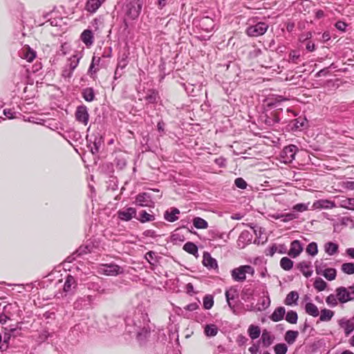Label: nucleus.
<instances>
[{
    "label": "nucleus",
    "mask_w": 354,
    "mask_h": 354,
    "mask_svg": "<svg viewBox=\"0 0 354 354\" xmlns=\"http://www.w3.org/2000/svg\"><path fill=\"white\" fill-rule=\"evenodd\" d=\"M126 330L128 333H136L137 340L140 345H144L147 342L150 335V328L148 326H142V323L139 321L138 323L136 322L134 319L127 317L125 319Z\"/></svg>",
    "instance_id": "nucleus-1"
},
{
    "label": "nucleus",
    "mask_w": 354,
    "mask_h": 354,
    "mask_svg": "<svg viewBox=\"0 0 354 354\" xmlns=\"http://www.w3.org/2000/svg\"><path fill=\"white\" fill-rule=\"evenodd\" d=\"M246 274L253 276L254 269L250 265L241 266L231 271V276L234 281L238 282L244 281L246 279Z\"/></svg>",
    "instance_id": "nucleus-2"
},
{
    "label": "nucleus",
    "mask_w": 354,
    "mask_h": 354,
    "mask_svg": "<svg viewBox=\"0 0 354 354\" xmlns=\"http://www.w3.org/2000/svg\"><path fill=\"white\" fill-rule=\"evenodd\" d=\"M268 25L265 22H258L254 25L249 26L246 29V34L250 37H259L265 34Z\"/></svg>",
    "instance_id": "nucleus-3"
},
{
    "label": "nucleus",
    "mask_w": 354,
    "mask_h": 354,
    "mask_svg": "<svg viewBox=\"0 0 354 354\" xmlns=\"http://www.w3.org/2000/svg\"><path fill=\"white\" fill-rule=\"evenodd\" d=\"M86 141L88 143V147L90 149L91 153L93 154H95L98 153L103 142V139L102 136L97 133V135H88L86 136Z\"/></svg>",
    "instance_id": "nucleus-4"
},
{
    "label": "nucleus",
    "mask_w": 354,
    "mask_h": 354,
    "mask_svg": "<svg viewBox=\"0 0 354 354\" xmlns=\"http://www.w3.org/2000/svg\"><path fill=\"white\" fill-rule=\"evenodd\" d=\"M98 272L108 276H116L123 272L122 268L113 263L102 264L98 268Z\"/></svg>",
    "instance_id": "nucleus-5"
},
{
    "label": "nucleus",
    "mask_w": 354,
    "mask_h": 354,
    "mask_svg": "<svg viewBox=\"0 0 354 354\" xmlns=\"http://www.w3.org/2000/svg\"><path fill=\"white\" fill-rule=\"evenodd\" d=\"M135 204L140 207H154V202L152 201L151 196L147 192L138 194L136 197Z\"/></svg>",
    "instance_id": "nucleus-6"
},
{
    "label": "nucleus",
    "mask_w": 354,
    "mask_h": 354,
    "mask_svg": "<svg viewBox=\"0 0 354 354\" xmlns=\"http://www.w3.org/2000/svg\"><path fill=\"white\" fill-rule=\"evenodd\" d=\"M315 270L317 274L323 275L327 280H334L337 275V272L335 268H326L323 270L321 263L318 261L315 262Z\"/></svg>",
    "instance_id": "nucleus-7"
},
{
    "label": "nucleus",
    "mask_w": 354,
    "mask_h": 354,
    "mask_svg": "<svg viewBox=\"0 0 354 354\" xmlns=\"http://www.w3.org/2000/svg\"><path fill=\"white\" fill-rule=\"evenodd\" d=\"M297 151V147L295 145H288L281 152V158L284 162H291L295 159Z\"/></svg>",
    "instance_id": "nucleus-8"
},
{
    "label": "nucleus",
    "mask_w": 354,
    "mask_h": 354,
    "mask_svg": "<svg viewBox=\"0 0 354 354\" xmlns=\"http://www.w3.org/2000/svg\"><path fill=\"white\" fill-rule=\"evenodd\" d=\"M75 118L77 121L86 125L88 122L89 114L86 106L82 105L77 106L75 111Z\"/></svg>",
    "instance_id": "nucleus-9"
},
{
    "label": "nucleus",
    "mask_w": 354,
    "mask_h": 354,
    "mask_svg": "<svg viewBox=\"0 0 354 354\" xmlns=\"http://www.w3.org/2000/svg\"><path fill=\"white\" fill-rule=\"evenodd\" d=\"M253 236L252 233L248 230H243L239 235L236 241L237 246L240 249H243L252 242Z\"/></svg>",
    "instance_id": "nucleus-10"
},
{
    "label": "nucleus",
    "mask_w": 354,
    "mask_h": 354,
    "mask_svg": "<svg viewBox=\"0 0 354 354\" xmlns=\"http://www.w3.org/2000/svg\"><path fill=\"white\" fill-rule=\"evenodd\" d=\"M335 293L338 298V301L341 304H345L348 301H353L351 295L348 292L346 287L340 286L336 288Z\"/></svg>",
    "instance_id": "nucleus-11"
},
{
    "label": "nucleus",
    "mask_w": 354,
    "mask_h": 354,
    "mask_svg": "<svg viewBox=\"0 0 354 354\" xmlns=\"http://www.w3.org/2000/svg\"><path fill=\"white\" fill-rule=\"evenodd\" d=\"M335 207L336 205L335 202L328 199H319L315 201L313 204V207L314 209H330Z\"/></svg>",
    "instance_id": "nucleus-12"
},
{
    "label": "nucleus",
    "mask_w": 354,
    "mask_h": 354,
    "mask_svg": "<svg viewBox=\"0 0 354 354\" xmlns=\"http://www.w3.org/2000/svg\"><path fill=\"white\" fill-rule=\"evenodd\" d=\"M225 295L227 305L231 309H233L235 305L232 304V301L239 297V291L237 288L235 287H231L225 290Z\"/></svg>",
    "instance_id": "nucleus-13"
},
{
    "label": "nucleus",
    "mask_w": 354,
    "mask_h": 354,
    "mask_svg": "<svg viewBox=\"0 0 354 354\" xmlns=\"http://www.w3.org/2000/svg\"><path fill=\"white\" fill-rule=\"evenodd\" d=\"M106 0H87L85 10L90 13H95Z\"/></svg>",
    "instance_id": "nucleus-14"
},
{
    "label": "nucleus",
    "mask_w": 354,
    "mask_h": 354,
    "mask_svg": "<svg viewBox=\"0 0 354 354\" xmlns=\"http://www.w3.org/2000/svg\"><path fill=\"white\" fill-rule=\"evenodd\" d=\"M136 214V210L133 207H128L127 209L120 210L118 212V218L120 220L129 221L132 218L135 217Z\"/></svg>",
    "instance_id": "nucleus-15"
},
{
    "label": "nucleus",
    "mask_w": 354,
    "mask_h": 354,
    "mask_svg": "<svg viewBox=\"0 0 354 354\" xmlns=\"http://www.w3.org/2000/svg\"><path fill=\"white\" fill-rule=\"evenodd\" d=\"M303 248L299 241L295 240L290 244V248L288 255L292 258H295L302 252Z\"/></svg>",
    "instance_id": "nucleus-16"
},
{
    "label": "nucleus",
    "mask_w": 354,
    "mask_h": 354,
    "mask_svg": "<svg viewBox=\"0 0 354 354\" xmlns=\"http://www.w3.org/2000/svg\"><path fill=\"white\" fill-rule=\"evenodd\" d=\"M203 263L208 269H217L218 264L215 259L212 258L209 253L205 252L203 254Z\"/></svg>",
    "instance_id": "nucleus-17"
},
{
    "label": "nucleus",
    "mask_w": 354,
    "mask_h": 354,
    "mask_svg": "<svg viewBox=\"0 0 354 354\" xmlns=\"http://www.w3.org/2000/svg\"><path fill=\"white\" fill-rule=\"evenodd\" d=\"M297 268L302 272V274L306 277H309L313 274V270L311 268V262L304 261L297 264Z\"/></svg>",
    "instance_id": "nucleus-18"
},
{
    "label": "nucleus",
    "mask_w": 354,
    "mask_h": 354,
    "mask_svg": "<svg viewBox=\"0 0 354 354\" xmlns=\"http://www.w3.org/2000/svg\"><path fill=\"white\" fill-rule=\"evenodd\" d=\"M270 305V299L268 295V292H266V294L262 296L257 304V307L255 310L257 311H262L267 309Z\"/></svg>",
    "instance_id": "nucleus-19"
},
{
    "label": "nucleus",
    "mask_w": 354,
    "mask_h": 354,
    "mask_svg": "<svg viewBox=\"0 0 354 354\" xmlns=\"http://www.w3.org/2000/svg\"><path fill=\"white\" fill-rule=\"evenodd\" d=\"M81 40L86 46H91L94 41V36L91 30H84L80 36Z\"/></svg>",
    "instance_id": "nucleus-20"
},
{
    "label": "nucleus",
    "mask_w": 354,
    "mask_h": 354,
    "mask_svg": "<svg viewBox=\"0 0 354 354\" xmlns=\"http://www.w3.org/2000/svg\"><path fill=\"white\" fill-rule=\"evenodd\" d=\"M285 315V308L283 306H279L274 309V312L270 316V319L274 322H277L282 320Z\"/></svg>",
    "instance_id": "nucleus-21"
},
{
    "label": "nucleus",
    "mask_w": 354,
    "mask_h": 354,
    "mask_svg": "<svg viewBox=\"0 0 354 354\" xmlns=\"http://www.w3.org/2000/svg\"><path fill=\"white\" fill-rule=\"evenodd\" d=\"M339 324L344 329L346 335H348L354 330V323L351 320L342 319L339 320Z\"/></svg>",
    "instance_id": "nucleus-22"
},
{
    "label": "nucleus",
    "mask_w": 354,
    "mask_h": 354,
    "mask_svg": "<svg viewBox=\"0 0 354 354\" xmlns=\"http://www.w3.org/2000/svg\"><path fill=\"white\" fill-rule=\"evenodd\" d=\"M200 26L201 28L205 31L210 32L214 27V21L212 18L209 17H205L201 19L200 21Z\"/></svg>",
    "instance_id": "nucleus-23"
},
{
    "label": "nucleus",
    "mask_w": 354,
    "mask_h": 354,
    "mask_svg": "<svg viewBox=\"0 0 354 354\" xmlns=\"http://www.w3.org/2000/svg\"><path fill=\"white\" fill-rule=\"evenodd\" d=\"M274 337L271 334V333L266 329L263 330L261 340L264 347L270 346L274 342Z\"/></svg>",
    "instance_id": "nucleus-24"
},
{
    "label": "nucleus",
    "mask_w": 354,
    "mask_h": 354,
    "mask_svg": "<svg viewBox=\"0 0 354 354\" xmlns=\"http://www.w3.org/2000/svg\"><path fill=\"white\" fill-rule=\"evenodd\" d=\"M180 214L178 209L173 207L170 211L167 210L164 214V218L169 222H174L178 219L177 214Z\"/></svg>",
    "instance_id": "nucleus-25"
},
{
    "label": "nucleus",
    "mask_w": 354,
    "mask_h": 354,
    "mask_svg": "<svg viewBox=\"0 0 354 354\" xmlns=\"http://www.w3.org/2000/svg\"><path fill=\"white\" fill-rule=\"evenodd\" d=\"M20 56L22 58L26 59L28 62H30L35 59L36 54L35 52L31 50L29 46H26L24 47L21 50Z\"/></svg>",
    "instance_id": "nucleus-26"
},
{
    "label": "nucleus",
    "mask_w": 354,
    "mask_h": 354,
    "mask_svg": "<svg viewBox=\"0 0 354 354\" xmlns=\"http://www.w3.org/2000/svg\"><path fill=\"white\" fill-rule=\"evenodd\" d=\"M76 286L77 282L75 278L71 275H68L64 285V291L65 292H71L75 288Z\"/></svg>",
    "instance_id": "nucleus-27"
},
{
    "label": "nucleus",
    "mask_w": 354,
    "mask_h": 354,
    "mask_svg": "<svg viewBox=\"0 0 354 354\" xmlns=\"http://www.w3.org/2000/svg\"><path fill=\"white\" fill-rule=\"evenodd\" d=\"M339 206L342 208L354 210V198L343 197L339 202Z\"/></svg>",
    "instance_id": "nucleus-28"
},
{
    "label": "nucleus",
    "mask_w": 354,
    "mask_h": 354,
    "mask_svg": "<svg viewBox=\"0 0 354 354\" xmlns=\"http://www.w3.org/2000/svg\"><path fill=\"white\" fill-rule=\"evenodd\" d=\"M160 98L158 92L154 89L149 90L145 99L149 104H156Z\"/></svg>",
    "instance_id": "nucleus-29"
},
{
    "label": "nucleus",
    "mask_w": 354,
    "mask_h": 354,
    "mask_svg": "<svg viewBox=\"0 0 354 354\" xmlns=\"http://www.w3.org/2000/svg\"><path fill=\"white\" fill-rule=\"evenodd\" d=\"M306 313L314 317L319 315V312L317 306L312 302H307L305 305Z\"/></svg>",
    "instance_id": "nucleus-30"
},
{
    "label": "nucleus",
    "mask_w": 354,
    "mask_h": 354,
    "mask_svg": "<svg viewBox=\"0 0 354 354\" xmlns=\"http://www.w3.org/2000/svg\"><path fill=\"white\" fill-rule=\"evenodd\" d=\"M298 336L299 332L297 330H290L286 331L284 336V339L289 345H292L295 342Z\"/></svg>",
    "instance_id": "nucleus-31"
},
{
    "label": "nucleus",
    "mask_w": 354,
    "mask_h": 354,
    "mask_svg": "<svg viewBox=\"0 0 354 354\" xmlns=\"http://www.w3.org/2000/svg\"><path fill=\"white\" fill-rule=\"evenodd\" d=\"M339 246L333 242H327L324 244V251L330 256L335 254L338 252Z\"/></svg>",
    "instance_id": "nucleus-32"
},
{
    "label": "nucleus",
    "mask_w": 354,
    "mask_h": 354,
    "mask_svg": "<svg viewBox=\"0 0 354 354\" xmlns=\"http://www.w3.org/2000/svg\"><path fill=\"white\" fill-rule=\"evenodd\" d=\"M298 299V293L296 291H291L287 295L284 303L287 306H292L293 304H297Z\"/></svg>",
    "instance_id": "nucleus-33"
},
{
    "label": "nucleus",
    "mask_w": 354,
    "mask_h": 354,
    "mask_svg": "<svg viewBox=\"0 0 354 354\" xmlns=\"http://www.w3.org/2000/svg\"><path fill=\"white\" fill-rule=\"evenodd\" d=\"M137 219L140 222L145 223L147 222L153 221L156 218L153 214H149L145 210H142L139 213V216Z\"/></svg>",
    "instance_id": "nucleus-34"
},
{
    "label": "nucleus",
    "mask_w": 354,
    "mask_h": 354,
    "mask_svg": "<svg viewBox=\"0 0 354 354\" xmlns=\"http://www.w3.org/2000/svg\"><path fill=\"white\" fill-rule=\"evenodd\" d=\"M94 300V298L92 295H85L82 297H80L77 299L74 303V308L79 307V303L83 302L84 306H90Z\"/></svg>",
    "instance_id": "nucleus-35"
},
{
    "label": "nucleus",
    "mask_w": 354,
    "mask_h": 354,
    "mask_svg": "<svg viewBox=\"0 0 354 354\" xmlns=\"http://www.w3.org/2000/svg\"><path fill=\"white\" fill-rule=\"evenodd\" d=\"M248 333L252 339H256L260 336L261 328L259 326L251 324L248 328Z\"/></svg>",
    "instance_id": "nucleus-36"
},
{
    "label": "nucleus",
    "mask_w": 354,
    "mask_h": 354,
    "mask_svg": "<svg viewBox=\"0 0 354 354\" xmlns=\"http://www.w3.org/2000/svg\"><path fill=\"white\" fill-rule=\"evenodd\" d=\"M82 97L86 102H92L95 99V91L91 87H87L82 91Z\"/></svg>",
    "instance_id": "nucleus-37"
},
{
    "label": "nucleus",
    "mask_w": 354,
    "mask_h": 354,
    "mask_svg": "<svg viewBox=\"0 0 354 354\" xmlns=\"http://www.w3.org/2000/svg\"><path fill=\"white\" fill-rule=\"evenodd\" d=\"M334 315V313L329 309H322L321 310L319 320L321 322H328L330 321Z\"/></svg>",
    "instance_id": "nucleus-38"
},
{
    "label": "nucleus",
    "mask_w": 354,
    "mask_h": 354,
    "mask_svg": "<svg viewBox=\"0 0 354 354\" xmlns=\"http://www.w3.org/2000/svg\"><path fill=\"white\" fill-rule=\"evenodd\" d=\"M183 250L187 252L196 256L198 254V247L196 245L192 242H187L183 245Z\"/></svg>",
    "instance_id": "nucleus-39"
},
{
    "label": "nucleus",
    "mask_w": 354,
    "mask_h": 354,
    "mask_svg": "<svg viewBox=\"0 0 354 354\" xmlns=\"http://www.w3.org/2000/svg\"><path fill=\"white\" fill-rule=\"evenodd\" d=\"M13 306L11 304H7L3 307V313L0 314V323L5 324L7 319H9L8 314H10V310L12 308Z\"/></svg>",
    "instance_id": "nucleus-40"
},
{
    "label": "nucleus",
    "mask_w": 354,
    "mask_h": 354,
    "mask_svg": "<svg viewBox=\"0 0 354 354\" xmlns=\"http://www.w3.org/2000/svg\"><path fill=\"white\" fill-rule=\"evenodd\" d=\"M193 225L197 229H206L208 227L207 222L201 217H195L193 219Z\"/></svg>",
    "instance_id": "nucleus-41"
},
{
    "label": "nucleus",
    "mask_w": 354,
    "mask_h": 354,
    "mask_svg": "<svg viewBox=\"0 0 354 354\" xmlns=\"http://www.w3.org/2000/svg\"><path fill=\"white\" fill-rule=\"evenodd\" d=\"M218 333V327L215 324H207L205 327V334L208 337L216 336Z\"/></svg>",
    "instance_id": "nucleus-42"
},
{
    "label": "nucleus",
    "mask_w": 354,
    "mask_h": 354,
    "mask_svg": "<svg viewBox=\"0 0 354 354\" xmlns=\"http://www.w3.org/2000/svg\"><path fill=\"white\" fill-rule=\"evenodd\" d=\"M80 57L78 55H74L68 59L67 65L68 68L72 69L73 71L79 64Z\"/></svg>",
    "instance_id": "nucleus-43"
},
{
    "label": "nucleus",
    "mask_w": 354,
    "mask_h": 354,
    "mask_svg": "<svg viewBox=\"0 0 354 354\" xmlns=\"http://www.w3.org/2000/svg\"><path fill=\"white\" fill-rule=\"evenodd\" d=\"M280 266L284 270L288 271L292 269L293 261L290 259L284 257L280 261Z\"/></svg>",
    "instance_id": "nucleus-44"
},
{
    "label": "nucleus",
    "mask_w": 354,
    "mask_h": 354,
    "mask_svg": "<svg viewBox=\"0 0 354 354\" xmlns=\"http://www.w3.org/2000/svg\"><path fill=\"white\" fill-rule=\"evenodd\" d=\"M286 320L292 324L297 323L298 319V315L296 311L289 310L286 315Z\"/></svg>",
    "instance_id": "nucleus-45"
},
{
    "label": "nucleus",
    "mask_w": 354,
    "mask_h": 354,
    "mask_svg": "<svg viewBox=\"0 0 354 354\" xmlns=\"http://www.w3.org/2000/svg\"><path fill=\"white\" fill-rule=\"evenodd\" d=\"M327 283L322 278H316L314 282V288L318 291H323L326 289Z\"/></svg>",
    "instance_id": "nucleus-46"
},
{
    "label": "nucleus",
    "mask_w": 354,
    "mask_h": 354,
    "mask_svg": "<svg viewBox=\"0 0 354 354\" xmlns=\"http://www.w3.org/2000/svg\"><path fill=\"white\" fill-rule=\"evenodd\" d=\"M306 252L313 257L315 256L318 253L317 244L315 242L310 243L307 245Z\"/></svg>",
    "instance_id": "nucleus-47"
},
{
    "label": "nucleus",
    "mask_w": 354,
    "mask_h": 354,
    "mask_svg": "<svg viewBox=\"0 0 354 354\" xmlns=\"http://www.w3.org/2000/svg\"><path fill=\"white\" fill-rule=\"evenodd\" d=\"M326 304L330 307H335L338 304V298L337 295L330 294L326 298Z\"/></svg>",
    "instance_id": "nucleus-48"
},
{
    "label": "nucleus",
    "mask_w": 354,
    "mask_h": 354,
    "mask_svg": "<svg viewBox=\"0 0 354 354\" xmlns=\"http://www.w3.org/2000/svg\"><path fill=\"white\" fill-rule=\"evenodd\" d=\"M275 354H286L288 351V346L284 343L277 344L274 346Z\"/></svg>",
    "instance_id": "nucleus-49"
},
{
    "label": "nucleus",
    "mask_w": 354,
    "mask_h": 354,
    "mask_svg": "<svg viewBox=\"0 0 354 354\" xmlns=\"http://www.w3.org/2000/svg\"><path fill=\"white\" fill-rule=\"evenodd\" d=\"M203 307L206 310L212 308L214 305V298L212 295H207L203 297Z\"/></svg>",
    "instance_id": "nucleus-50"
},
{
    "label": "nucleus",
    "mask_w": 354,
    "mask_h": 354,
    "mask_svg": "<svg viewBox=\"0 0 354 354\" xmlns=\"http://www.w3.org/2000/svg\"><path fill=\"white\" fill-rule=\"evenodd\" d=\"M342 270L348 274H354V263H344L342 265Z\"/></svg>",
    "instance_id": "nucleus-51"
},
{
    "label": "nucleus",
    "mask_w": 354,
    "mask_h": 354,
    "mask_svg": "<svg viewBox=\"0 0 354 354\" xmlns=\"http://www.w3.org/2000/svg\"><path fill=\"white\" fill-rule=\"evenodd\" d=\"M297 218H298V215L294 212L282 214L281 219H282V221L284 223H288L289 221H293Z\"/></svg>",
    "instance_id": "nucleus-52"
},
{
    "label": "nucleus",
    "mask_w": 354,
    "mask_h": 354,
    "mask_svg": "<svg viewBox=\"0 0 354 354\" xmlns=\"http://www.w3.org/2000/svg\"><path fill=\"white\" fill-rule=\"evenodd\" d=\"M128 64V55L123 54L122 56L119 59L117 67L123 70Z\"/></svg>",
    "instance_id": "nucleus-53"
},
{
    "label": "nucleus",
    "mask_w": 354,
    "mask_h": 354,
    "mask_svg": "<svg viewBox=\"0 0 354 354\" xmlns=\"http://www.w3.org/2000/svg\"><path fill=\"white\" fill-rule=\"evenodd\" d=\"M288 61L290 62H292L293 64H299V54L295 51V50H292L290 53L289 54V56H288Z\"/></svg>",
    "instance_id": "nucleus-54"
},
{
    "label": "nucleus",
    "mask_w": 354,
    "mask_h": 354,
    "mask_svg": "<svg viewBox=\"0 0 354 354\" xmlns=\"http://www.w3.org/2000/svg\"><path fill=\"white\" fill-rule=\"evenodd\" d=\"M234 184L238 188L241 189H245L248 185L246 181L242 178H236L234 180Z\"/></svg>",
    "instance_id": "nucleus-55"
},
{
    "label": "nucleus",
    "mask_w": 354,
    "mask_h": 354,
    "mask_svg": "<svg viewBox=\"0 0 354 354\" xmlns=\"http://www.w3.org/2000/svg\"><path fill=\"white\" fill-rule=\"evenodd\" d=\"M340 185L343 189L348 190H354V181L345 180L340 183Z\"/></svg>",
    "instance_id": "nucleus-56"
},
{
    "label": "nucleus",
    "mask_w": 354,
    "mask_h": 354,
    "mask_svg": "<svg viewBox=\"0 0 354 354\" xmlns=\"http://www.w3.org/2000/svg\"><path fill=\"white\" fill-rule=\"evenodd\" d=\"M145 259L147 260V261L150 263V264H154V262H156V252H153V251H149L148 252H147V254H145Z\"/></svg>",
    "instance_id": "nucleus-57"
},
{
    "label": "nucleus",
    "mask_w": 354,
    "mask_h": 354,
    "mask_svg": "<svg viewBox=\"0 0 354 354\" xmlns=\"http://www.w3.org/2000/svg\"><path fill=\"white\" fill-rule=\"evenodd\" d=\"M295 127L296 129H301L302 127H304L306 124V118H297L295 120Z\"/></svg>",
    "instance_id": "nucleus-58"
},
{
    "label": "nucleus",
    "mask_w": 354,
    "mask_h": 354,
    "mask_svg": "<svg viewBox=\"0 0 354 354\" xmlns=\"http://www.w3.org/2000/svg\"><path fill=\"white\" fill-rule=\"evenodd\" d=\"M73 71L68 68V66L66 64L64 67L62 73V76L64 78H71L72 77Z\"/></svg>",
    "instance_id": "nucleus-59"
},
{
    "label": "nucleus",
    "mask_w": 354,
    "mask_h": 354,
    "mask_svg": "<svg viewBox=\"0 0 354 354\" xmlns=\"http://www.w3.org/2000/svg\"><path fill=\"white\" fill-rule=\"evenodd\" d=\"M294 211L303 212L308 209V205L304 203H298L292 207Z\"/></svg>",
    "instance_id": "nucleus-60"
},
{
    "label": "nucleus",
    "mask_w": 354,
    "mask_h": 354,
    "mask_svg": "<svg viewBox=\"0 0 354 354\" xmlns=\"http://www.w3.org/2000/svg\"><path fill=\"white\" fill-rule=\"evenodd\" d=\"M3 114L8 119H13V118H17V116H16L17 113L15 112L11 109H4L3 110Z\"/></svg>",
    "instance_id": "nucleus-61"
},
{
    "label": "nucleus",
    "mask_w": 354,
    "mask_h": 354,
    "mask_svg": "<svg viewBox=\"0 0 354 354\" xmlns=\"http://www.w3.org/2000/svg\"><path fill=\"white\" fill-rule=\"evenodd\" d=\"M335 26L339 30L345 31L347 24L343 21H339L336 22Z\"/></svg>",
    "instance_id": "nucleus-62"
},
{
    "label": "nucleus",
    "mask_w": 354,
    "mask_h": 354,
    "mask_svg": "<svg viewBox=\"0 0 354 354\" xmlns=\"http://www.w3.org/2000/svg\"><path fill=\"white\" fill-rule=\"evenodd\" d=\"M142 235L145 237H151V238H156L157 236V234L154 230H145Z\"/></svg>",
    "instance_id": "nucleus-63"
},
{
    "label": "nucleus",
    "mask_w": 354,
    "mask_h": 354,
    "mask_svg": "<svg viewBox=\"0 0 354 354\" xmlns=\"http://www.w3.org/2000/svg\"><path fill=\"white\" fill-rule=\"evenodd\" d=\"M214 162L220 167H224L226 165V160L223 157L215 159Z\"/></svg>",
    "instance_id": "nucleus-64"
}]
</instances>
